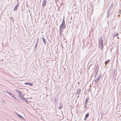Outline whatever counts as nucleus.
Returning a JSON list of instances; mask_svg holds the SVG:
<instances>
[{"instance_id": "nucleus-28", "label": "nucleus", "mask_w": 121, "mask_h": 121, "mask_svg": "<svg viewBox=\"0 0 121 121\" xmlns=\"http://www.w3.org/2000/svg\"><path fill=\"white\" fill-rule=\"evenodd\" d=\"M38 38L37 39V41L36 42V43H37H37L38 42Z\"/></svg>"}, {"instance_id": "nucleus-22", "label": "nucleus", "mask_w": 121, "mask_h": 121, "mask_svg": "<svg viewBox=\"0 0 121 121\" xmlns=\"http://www.w3.org/2000/svg\"><path fill=\"white\" fill-rule=\"evenodd\" d=\"M12 19V21H13V18L12 17H11L10 18V19Z\"/></svg>"}, {"instance_id": "nucleus-10", "label": "nucleus", "mask_w": 121, "mask_h": 121, "mask_svg": "<svg viewBox=\"0 0 121 121\" xmlns=\"http://www.w3.org/2000/svg\"><path fill=\"white\" fill-rule=\"evenodd\" d=\"M21 98V99H22V100H24V101H26V102L27 104H29L28 102V101L26 99V98H24L23 97H22V98Z\"/></svg>"}, {"instance_id": "nucleus-12", "label": "nucleus", "mask_w": 121, "mask_h": 121, "mask_svg": "<svg viewBox=\"0 0 121 121\" xmlns=\"http://www.w3.org/2000/svg\"><path fill=\"white\" fill-rule=\"evenodd\" d=\"M110 61V60H107L106 61L105 63V65H107L108 64V63Z\"/></svg>"}, {"instance_id": "nucleus-14", "label": "nucleus", "mask_w": 121, "mask_h": 121, "mask_svg": "<svg viewBox=\"0 0 121 121\" xmlns=\"http://www.w3.org/2000/svg\"><path fill=\"white\" fill-rule=\"evenodd\" d=\"M12 97H14V95L13 94L10 93V94H9Z\"/></svg>"}, {"instance_id": "nucleus-17", "label": "nucleus", "mask_w": 121, "mask_h": 121, "mask_svg": "<svg viewBox=\"0 0 121 121\" xmlns=\"http://www.w3.org/2000/svg\"><path fill=\"white\" fill-rule=\"evenodd\" d=\"M5 91L8 94H10V92H9V91Z\"/></svg>"}, {"instance_id": "nucleus-6", "label": "nucleus", "mask_w": 121, "mask_h": 121, "mask_svg": "<svg viewBox=\"0 0 121 121\" xmlns=\"http://www.w3.org/2000/svg\"><path fill=\"white\" fill-rule=\"evenodd\" d=\"M15 113L20 118L24 120H25V119L22 116L18 114L17 113V112H16Z\"/></svg>"}, {"instance_id": "nucleus-15", "label": "nucleus", "mask_w": 121, "mask_h": 121, "mask_svg": "<svg viewBox=\"0 0 121 121\" xmlns=\"http://www.w3.org/2000/svg\"><path fill=\"white\" fill-rule=\"evenodd\" d=\"M89 99L88 98H87L85 101V103L86 104L88 102V100Z\"/></svg>"}, {"instance_id": "nucleus-5", "label": "nucleus", "mask_w": 121, "mask_h": 121, "mask_svg": "<svg viewBox=\"0 0 121 121\" xmlns=\"http://www.w3.org/2000/svg\"><path fill=\"white\" fill-rule=\"evenodd\" d=\"M99 69V65H97L96 66L95 70V72H96V73L95 76H96V75H97V73Z\"/></svg>"}, {"instance_id": "nucleus-7", "label": "nucleus", "mask_w": 121, "mask_h": 121, "mask_svg": "<svg viewBox=\"0 0 121 121\" xmlns=\"http://www.w3.org/2000/svg\"><path fill=\"white\" fill-rule=\"evenodd\" d=\"M47 0H43L42 4V6L43 7H45L46 6V1Z\"/></svg>"}, {"instance_id": "nucleus-21", "label": "nucleus", "mask_w": 121, "mask_h": 121, "mask_svg": "<svg viewBox=\"0 0 121 121\" xmlns=\"http://www.w3.org/2000/svg\"><path fill=\"white\" fill-rule=\"evenodd\" d=\"M62 108V106H60L59 107V108L60 109H61Z\"/></svg>"}, {"instance_id": "nucleus-18", "label": "nucleus", "mask_w": 121, "mask_h": 121, "mask_svg": "<svg viewBox=\"0 0 121 121\" xmlns=\"http://www.w3.org/2000/svg\"><path fill=\"white\" fill-rule=\"evenodd\" d=\"M5 91L8 94H10V92H9V91Z\"/></svg>"}, {"instance_id": "nucleus-32", "label": "nucleus", "mask_w": 121, "mask_h": 121, "mask_svg": "<svg viewBox=\"0 0 121 121\" xmlns=\"http://www.w3.org/2000/svg\"><path fill=\"white\" fill-rule=\"evenodd\" d=\"M65 42H66V41H65Z\"/></svg>"}, {"instance_id": "nucleus-31", "label": "nucleus", "mask_w": 121, "mask_h": 121, "mask_svg": "<svg viewBox=\"0 0 121 121\" xmlns=\"http://www.w3.org/2000/svg\"><path fill=\"white\" fill-rule=\"evenodd\" d=\"M55 2H56V0H55Z\"/></svg>"}, {"instance_id": "nucleus-8", "label": "nucleus", "mask_w": 121, "mask_h": 121, "mask_svg": "<svg viewBox=\"0 0 121 121\" xmlns=\"http://www.w3.org/2000/svg\"><path fill=\"white\" fill-rule=\"evenodd\" d=\"M19 4H18L16 5V6L14 7L13 9V10L14 11H16L18 8V7L19 6Z\"/></svg>"}, {"instance_id": "nucleus-1", "label": "nucleus", "mask_w": 121, "mask_h": 121, "mask_svg": "<svg viewBox=\"0 0 121 121\" xmlns=\"http://www.w3.org/2000/svg\"><path fill=\"white\" fill-rule=\"evenodd\" d=\"M113 5L112 4L110 6V7H109V9H108V11L107 14V17L108 18L109 17L110 15L111 14V10H112L113 7Z\"/></svg>"}, {"instance_id": "nucleus-4", "label": "nucleus", "mask_w": 121, "mask_h": 121, "mask_svg": "<svg viewBox=\"0 0 121 121\" xmlns=\"http://www.w3.org/2000/svg\"><path fill=\"white\" fill-rule=\"evenodd\" d=\"M16 91L19 94V97L20 98H22V93L20 91L18 90H16Z\"/></svg>"}, {"instance_id": "nucleus-2", "label": "nucleus", "mask_w": 121, "mask_h": 121, "mask_svg": "<svg viewBox=\"0 0 121 121\" xmlns=\"http://www.w3.org/2000/svg\"><path fill=\"white\" fill-rule=\"evenodd\" d=\"M66 26L65 23H62L60 27V33L61 34L63 29L65 28Z\"/></svg>"}, {"instance_id": "nucleus-24", "label": "nucleus", "mask_w": 121, "mask_h": 121, "mask_svg": "<svg viewBox=\"0 0 121 121\" xmlns=\"http://www.w3.org/2000/svg\"><path fill=\"white\" fill-rule=\"evenodd\" d=\"M34 48L35 49L36 48H37V46H35Z\"/></svg>"}, {"instance_id": "nucleus-16", "label": "nucleus", "mask_w": 121, "mask_h": 121, "mask_svg": "<svg viewBox=\"0 0 121 121\" xmlns=\"http://www.w3.org/2000/svg\"><path fill=\"white\" fill-rule=\"evenodd\" d=\"M89 116V113H87L85 115V117L86 118H87Z\"/></svg>"}, {"instance_id": "nucleus-13", "label": "nucleus", "mask_w": 121, "mask_h": 121, "mask_svg": "<svg viewBox=\"0 0 121 121\" xmlns=\"http://www.w3.org/2000/svg\"><path fill=\"white\" fill-rule=\"evenodd\" d=\"M115 70H114L113 71H112V75L113 76H114L115 75Z\"/></svg>"}, {"instance_id": "nucleus-30", "label": "nucleus", "mask_w": 121, "mask_h": 121, "mask_svg": "<svg viewBox=\"0 0 121 121\" xmlns=\"http://www.w3.org/2000/svg\"><path fill=\"white\" fill-rule=\"evenodd\" d=\"M117 38L118 39L119 38L118 37H117Z\"/></svg>"}, {"instance_id": "nucleus-20", "label": "nucleus", "mask_w": 121, "mask_h": 121, "mask_svg": "<svg viewBox=\"0 0 121 121\" xmlns=\"http://www.w3.org/2000/svg\"><path fill=\"white\" fill-rule=\"evenodd\" d=\"M62 23H65V20H64V18L63 19V20L62 22Z\"/></svg>"}, {"instance_id": "nucleus-11", "label": "nucleus", "mask_w": 121, "mask_h": 121, "mask_svg": "<svg viewBox=\"0 0 121 121\" xmlns=\"http://www.w3.org/2000/svg\"><path fill=\"white\" fill-rule=\"evenodd\" d=\"M42 40L43 41L44 43V44H45L46 43L45 39V38H44L43 37H42Z\"/></svg>"}, {"instance_id": "nucleus-19", "label": "nucleus", "mask_w": 121, "mask_h": 121, "mask_svg": "<svg viewBox=\"0 0 121 121\" xmlns=\"http://www.w3.org/2000/svg\"><path fill=\"white\" fill-rule=\"evenodd\" d=\"M118 33H117L115 34L113 36V37H114L115 36H117L118 35Z\"/></svg>"}, {"instance_id": "nucleus-23", "label": "nucleus", "mask_w": 121, "mask_h": 121, "mask_svg": "<svg viewBox=\"0 0 121 121\" xmlns=\"http://www.w3.org/2000/svg\"><path fill=\"white\" fill-rule=\"evenodd\" d=\"M2 102L3 103H4V101L3 100V99H2Z\"/></svg>"}, {"instance_id": "nucleus-26", "label": "nucleus", "mask_w": 121, "mask_h": 121, "mask_svg": "<svg viewBox=\"0 0 121 121\" xmlns=\"http://www.w3.org/2000/svg\"><path fill=\"white\" fill-rule=\"evenodd\" d=\"M49 41V42H50V43H51V42L52 43V41H51L50 40V41Z\"/></svg>"}, {"instance_id": "nucleus-9", "label": "nucleus", "mask_w": 121, "mask_h": 121, "mask_svg": "<svg viewBox=\"0 0 121 121\" xmlns=\"http://www.w3.org/2000/svg\"><path fill=\"white\" fill-rule=\"evenodd\" d=\"M24 84L25 85H29L31 86H32L33 85V84L32 83L28 82H25V83Z\"/></svg>"}, {"instance_id": "nucleus-27", "label": "nucleus", "mask_w": 121, "mask_h": 121, "mask_svg": "<svg viewBox=\"0 0 121 121\" xmlns=\"http://www.w3.org/2000/svg\"><path fill=\"white\" fill-rule=\"evenodd\" d=\"M86 117H85V118H84V120H86Z\"/></svg>"}, {"instance_id": "nucleus-3", "label": "nucleus", "mask_w": 121, "mask_h": 121, "mask_svg": "<svg viewBox=\"0 0 121 121\" xmlns=\"http://www.w3.org/2000/svg\"><path fill=\"white\" fill-rule=\"evenodd\" d=\"M99 47L100 48H101V49H103V42L102 40L101 37H100V39H99Z\"/></svg>"}, {"instance_id": "nucleus-29", "label": "nucleus", "mask_w": 121, "mask_h": 121, "mask_svg": "<svg viewBox=\"0 0 121 121\" xmlns=\"http://www.w3.org/2000/svg\"><path fill=\"white\" fill-rule=\"evenodd\" d=\"M37 43H36L35 45V46H37Z\"/></svg>"}, {"instance_id": "nucleus-25", "label": "nucleus", "mask_w": 121, "mask_h": 121, "mask_svg": "<svg viewBox=\"0 0 121 121\" xmlns=\"http://www.w3.org/2000/svg\"><path fill=\"white\" fill-rule=\"evenodd\" d=\"M13 98H14V99H16V97H15V96L14 95V97Z\"/></svg>"}]
</instances>
